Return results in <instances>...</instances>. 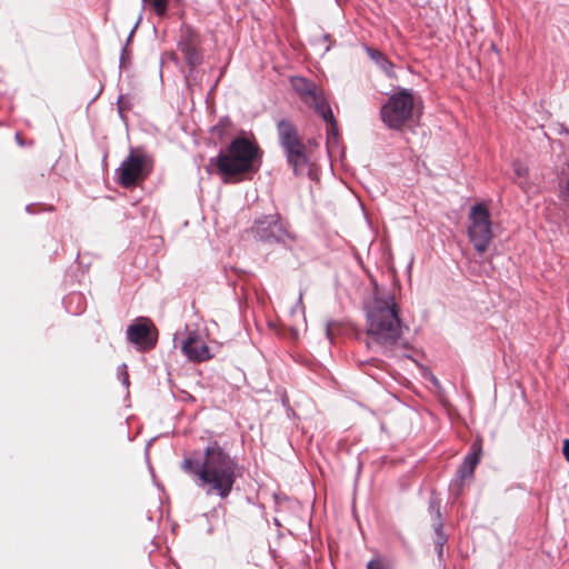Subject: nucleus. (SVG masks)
Wrapping results in <instances>:
<instances>
[{
  "instance_id": "obj_1",
  "label": "nucleus",
  "mask_w": 569,
  "mask_h": 569,
  "mask_svg": "<svg viewBox=\"0 0 569 569\" xmlns=\"http://www.w3.org/2000/svg\"><path fill=\"white\" fill-rule=\"evenodd\" d=\"M181 470L189 475L194 485L209 495L227 498L241 476V469L217 441L209 443L202 458L184 457Z\"/></svg>"
},
{
  "instance_id": "obj_2",
  "label": "nucleus",
  "mask_w": 569,
  "mask_h": 569,
  "mask_svg": "<svg viewBox=\"0 0 569 569\" xmlns=\"http://www.w3.org/2000/svg\"><path fill=\"white\" fill-rule=\"evenodd\" d=\"M367 339L369 350L389 356L401 340L403 326L399 318V307L389 292L375 293L366 308Z\"/></svg>"
},
{
  "instance_id": "obj_3",
  "label": "nucleus",
  "mask_w": 569,
  "mask_h": 569,
  "mask_svg": "<svg viewBox=\"0 0 569 569\" xmlns=\"http://www.w3.org/2000/svg\"><path fill=\"white\" fill-rule=\"evenodd\" d=\"M258 154L257 144L244 137H237L230 142L227 152L220 151L216 158L210 159V164L228 177L256 172L259 169Z\"/></svg>"
},
{
  "instance_id": "obj_4",
  "label": "nucleus",
  "mask_w": 569,
  "mask_h": 569,
  "mask_svg": "<svg viewBox=\"0 0 569 569\" xmlns=\"http://www.w3.org/2000/svg\"><path fill=\"white\" fill-rule=\"evenodd\" d=\"M417 98L411 89H400L389 97L381 107L382 122L392 130H400L409 122L415 112Z\"/></svg>"
},
{
  "instance_id": "obj_5",
  "label": "nucleus",
  "mask_w": 569,
  "mask_h": 569,
  "mask_svg": "<svg viewBox=\"0 0 569 569\" xmlns=\"http://www.w3.org/2000/svg\"><path fill=\"white\" fill-rule=\"evenodd\" d=\"M291 86L299 94L301 100L306 104L312 107L315 111L326 121L329 127L328 133L331 131L332 134L336 136L337 122L335 120L332 110L323 96L322 90L317 86V83L303 77H292Z\"/></svg>"
},
{
  "instance_id": "obj_6",
  "label": "nucleus",
  "mask_w": 569,
  "mask_h": 569,
  "mask_svg": "<svg viewBox=\"0 0 569 569\" xmlns=\"http://www.w3.org/2000/svg\"><path fill=\"white\" fill-rule=\"evenodd\" d=\"M277 130L279 143L295 174L305 173L308 168V158L306 147L300 140L296 127L289 120L282 119L277 123Z\"/></svg>"
},
{
  "instance_id": "obj_7",
  "label": "nucleus",
  "mask_w": 569,
  "mask_h": 569,
  "mask_svg": "<svg viewBox=\"0 0 569 569\" xmlns=\"http://www.w3.org/2000/svg\"><path fill=\"white\" fill-rule=\"evenodd\" d=\"M468 220V236L475 250L479 253L486 252L493 237L488 208L483 203L471 206Z\"/></svg>"
},
{
  "instance_id": "obj_8",
  "label": "nucleus",
  "mask_w": 569,
  "mask_h": 569,
  "mask_svg": "<svg viewBox=\"0 0 569 569\" xmlns=\"http://www.w3.org/2000/svg\"><path fill=\"white\" fill-rule=\"evenodd\" d=\"M251 231L254 239L267 243H284L287 239H292L286 222L277 212L258 218Z\"/></svg>"
},
{
  "instance_id": "obj_9",
  "label": "nucleus",
  "mask_w": 569,
  "mask_h": 569,
  "mask_svg": "<svg viewBox=\"0 0 569 569\" xmlns=\"http://www.w3.org/2000/svg\"><path fill=\"white\" fill-rule=\"evenodd\" d=\"M148 158L130 152L117 170L118 181L124 188H130L146 177Z\"/></svg>"
},
{
  "instance_id": "obj_10",
  "label": "nucleus",
  "mask_w": 569,
  "mask_h": 569,
  "mask_svg": "<svg viewBox=\"0 0 569 569\" xmlns=\"http://www.w3.org/2000/svg\"><path fill=\"white\" fill-rule=\"evenodd\" d=\"M127 339L139 350H149L157 343V330L149 319L140 318L127 328Z\"/></svg>"
},
{
  "instance_id": "obj_11",
  "label": "nucleus",
  "mask_w": 569,
  "mask_h": 569,
  "mask_svg": "<svg viewBox=\"0 0 569 569\" xmlns=\"http://www.w3.org/2000/svg\"><path fill=\"white\" fill-rule=\"evenodd\" d=\"M481 456L482 446L479 441H475L471 445L470 452L465 457L462 463L457 469L456 478L450 485V489L455 491L456 496L460 495L463 481L473 477L475 469L480 462Z\"/></svg>"
},
{
  "instance_id": "obj_12",
  "label": "nucleus",
  "mask_w": 569,
  "mask_h": 569,
  "mask_svg": "<svg viewBox=\"0 0 569 569\" xmlns=\"http://www.w3.org/2000/svg\"><path fill=\"white\" fill-rule=\"evenodd\" d=\"M182 353L193 362H202L209 360L212 356L209 347L202 337L196 331H189L187 339L181 345Z\"/></svg>"
},
{
  "instance_id": "obj_13",
  "label": "nucleus",
  "mask_w": 569,
  "mask_h": 569,
  "mask_svg": "<svg viewBox=\"0 0 569 569\" xmlns=\"http://www.w3.org/2000/svg\"><path fill=\"white\" fill-rule=\"evenodd\" d=\"M178 49L183 54L191 71L201 64L202 53L198 49L197 36L191 29L182 31L178 41Z\"/></svg>"
},
{
  "instance_id": "obj_14",
  "label": "nucleus",
  "mask_w": 569,
  "mask_h": 569,
  "mask_svg": "<svg viewBox=\"0 0 569 569\" xmlns=\"http://www.w3.org/2000/svg\"><path fill=\"white\" fill-rule=\"evenodd\" d=\"M366 51L385 73L391 74L393 64L381 51L370 47H366Z\"/></svg>"
},
{
  "instance_id": "obj_15",
  "label": "nucleus",
  "mask_w": 569,
  "mask_h": 569,
  "mask_svg": "<svg viewBox=\"0 0 569 569\" xmlns=\"http://www.w3.org/2000/svg\"><path fill=\"white\" fill-rule=\"evenodd\" d=\"M68 312L78 315L84 310V298L79 292H72L64 299Z\"/></svg>"
},
{
  "instance_id": "obj_16",
  "label": "nucleus",
  "mask_w": 569,
  "mask_h": 569,
  "mask_svg": "<svg viewBox=\"0 0 569 569\" xmlns=\"http://www.w3.org/2000/svg\"><path fill=\"white\" fill-rule=\"evenodd\" d=\"M435 527V548L438 555V558L441 559L443 555V546L447 542L448 538L443 532V522L438 521L433 523Z\"/></svg>"
},
{
  "instance_id": "obj_17",
  "label": "nucleus",
  "mask_w": 569,
  "mask_h": 569,
  "mask_svg": "<svg viewBox=\"0 0 569 569\" xmlns=\"http://www.w3.org/2000/svg\"><path fill=\"white\" fill-rule=\"evenodd\" d=\"M141 21V16H139L138 18V21L136 22L134 27L132 28L131 32L129 33L128 36V39H127V43H129L131 41V38L139 24V22ZM130 58H131V52L130 50L128 49V44H126L122 50H121V54H120V69H127L128 66L130 64Z\"/></svg>"
},
{
  "instance_id": "obj_18",
  "label": "nucleus",
  "mask_w": 569,
  "mask_h": 569,
  "mask_svg": "<svg viewBox=\"0 0 569 569\" xmlns=\"http://www.w3.org/2000/svg\"><path fill=\"white\" fill-rule=\"evenodd\" d=\"M429 512L435 519V522L442 521L440 512V499L437 496H431L429 500Z\"/></svg>"
},
{
  "instance_id": "obj_19",
  "label": "nucleus",
  "mask_w": 569,
  "mask_h": 569,
  "mask_svg": "<svg viewBox=\"0 0 569 569\" xmlns=\"http://www.w3.org/2000/svg\"><path fill=\"white\" fill-rule=\"evenodd\" d=\"M142 2L152 6L158 16H163L167 12L168 0H142Z\"/></svg>"
},
{
  "instance_id": "obj_20",
  "label": "nucleus",
  "mask_w": 569,
  "mask_h": 569,
  "mask_svg": "<svg viewBox=\"0 0 569 569\" xmlns=\"http://www.w3.org/2000/svg\"><path fill=\"white\" fill-rule=\"evenodd\" d=\"M231 126V120L228 117H223L219 120V122L212 127V132L217 136L221 137L228 128Z\"/></svg>"
},
{
  "instance_id": "obj_21",
  "label": "nucleus",
  "mask_w": 569,
  "mask_h": 569,
  "mask_svg": "<svg viewBox=\"0 0 569 569\" xmlns=\"http://www.w3.org/2000/svg\"><path fill=\"white\" fill-rule=\"evenodd\" d=\"M513 172L518 178H525L528 173V168L520 162L513 163Z\"/></svg>"
},
{
  "instance_id": "obj_22",
  "label": "nucleus",
  "mask_w": 569,
  "mask_h": 569,
  "mask_svg": "<svg viewBox=\"0 0 569 569\" xmlns=\"http://www.w3.org/2000/svg\"><path fill=\"white\" fill-rule=\"evenodd\" d=\"M367 569H388L385 565H382L379 560H370L367 565Z\"/></svg>"
},
{
  "instance_id": "obj_23",
  "label": "nucleus",
  "mask_w": 569,
  "mask_h": 569,
  "mask_svg": "<svg viewBox=\"0 0 569 569\" xmlns=\"http://www.w3.org/2000/svg\"><path fill=\"white\" fill-rule=\"evenodd\" d=\"M562 453H563L565 458L569 461V439H566L563 441Z\"/></svg>"
},
{
  "instance_id": "obj_24",
  "label": "nucleus",
  "mask_w": 569,
  "mask_h": 569,
  "mask_svg": "<svg viewBox=\"0 0 569 569\" xmlns=\"http://www.w3.org/2000/svg\"><path fill=\"white\" fill-rule=\"evenodd\" d=\"M121 369L123 370V379H122V383H123L124 386H128V385H129V378H128V373H127V371H126L127 366H126V365H122V366H121Z\"/></svg>"
},
{
  "instance_id": "obj_25",
  "label": "nucleus",
  "mask_w": 569,
  "mask_h": 569,
  "mask_svg": "<svg viewBox=\"0 0 569 569\" xmlns=\"http://www.w3.org/2000/svg\"><path fill=\"white\" fill-rule=\"evenodd\" d=\"M298 305H302V293L301 292L299 293Z\"/></svg>"
},
{
  "instance_id": "obj_26",
  "label": "nucleus",
  "mask_w": 569,
  "mask_h": 569,
  "mask_svg": "<svg viewBox=\"0 0 569 569\" xmlns=\"http://www.w3.org/2000/svg\"><path fill=\"white\" fill-rule=\"evenodd\" d=\"M367 365H370V361H369V360H366V361L360 362V366H361V367H362V366H367Z\"/></svg>"
},
{
  "instance_id": "obj_27",
  "label": "nucleus",
  "mask_w": 569,
  "mask_h": 569,
  "mask_svg": "<svg viewBox=\"0 0 569 569\" xmlns=\"http://www.w3.org/2000/svg\"><path fill=\"white\" fill-rule=\"evenodd\" d=\"M26 210H27L28 212H31V204H28V206H27V208H26Z\"/></svg>"
},
{
  "instance_id": "obj_28",
  "label": "nucleus",
  "mask_w": 569,
  "mask_h": 569,
  "mask_svg": "<svg viewBox=\"0 0 569 569\" xmlns=\"http://www.w3.org/2000/svg\"><path fill=\"white\" fill-rule=\"evenodd\" d=\"M326 331H327V337H328V338H330V329H329V328H327V330H326Z\"/></svg>"
}]
</instances>
